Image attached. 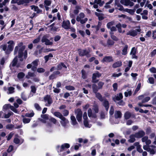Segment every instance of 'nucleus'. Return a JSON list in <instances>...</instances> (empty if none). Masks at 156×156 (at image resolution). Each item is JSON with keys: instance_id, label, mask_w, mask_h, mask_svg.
Wrapping results in <instances>:
<instances>
[{"instance_id": "nucleus-23", "label": "nucleus", "mask_w": 156, "mask_h": 156, "mask_svg": "<svg viewBox=\"0 0 156 156\" xmlns=\"http://www.w3.org/2000/svg\"><path fill=\"white\" fill-rule=\"evenodd\" d=\"M75 8L76 9L73 10V13L75 15H77L79 12V10L81 8L80 6L76 5L75 7Z\"/></svg>"}, {"instance_id": "nucleus-51", "label": "nucleus", "mask_w": 156, "mask_h": 156, "mask_svg": "<svg viewBox=\"0 0 156 156\" xmlns=\"http://www.w3.org/2000/svg\"><path fill=\"white\" fill-rule=\"evenodd\" d=\"M113 25V22L112 21H111L108 23L107 24V27L108 29H110L112 27L111 26Z\"/></svg>"}, {"instance_id": "nucleus-55", "label": "nucleus", "mask_w": 156, "mask_h": 156, "mask_svg": "<svg viewBox=\"0 0 156 156\" xmlns=\"http://www.w3.org/2000/svg\"><path fill=\"white\" fill-rule=\"evenodd\" d=\"M34 115V112H31L30 113H27L25 114V116L29 117H32Z\"/></svg>"}, {"instance_id": "nucleus-12", "label": "nucleus", "mask_w": 156, "mask_h": 156, "mask_svg": "<svg viewBox=\"0 0 156 156\" xmlns=\"http://www.w3.org/2000/svg\"><path fill=\"white\" fill-rule=\"evenodd\" d=\"M103 105L105 108L106 111L108 112L109 107V104L108 101L106 99L103 102Z\"/></svg>"}, {"instance_id": "nucleus-19", "label": "nucleus", "mask_w": 156, "mask_h": 156, "mask_svg": "<svg viewBox=\"0 0 156 156\" xmlns=\"http://www.w3.org/2000/svg\"><path fill=\"white\" fill-rule=\"evenodd\" d=\"M122 65V63L121 62L118 61L113 64L112 67L113 68H115L121 66Z\"/></svg>"}, {"instance_id": "nucleus-45", "label": "nucleus", "mask_w": 156, "mask_h": 156, "mask_svg": "<svg viewBox=\"0 0 156 156\" xmlns=\"http://www.w3.org/2000/svg\"><path fill=\"white\" fill-rule=\"evenodd\" d=\"M44 2V4L48 6H50L51 5V2L50 0H45Z\"/></svg>"}, {"instance_id": "nucleus-48", "label": "nucleus", "mask_w": 156, "mask_h": 156, "mask_svg": "<svg viewBox=\"0 0 156 156\" xmlns=\"http://www.w3.org/2000/svg\"><path fill=\"white\" fill-rule=\"evenodd\" d=\"M14 133L12 132L10 133L7 137V140H10L13 135Z\"/></svg>"}, {"instance_id": "nucleus-41", "label": "nucleus", "mask_w": 156, "mask_h": 156, "mask_svg": "<svg viewBox=\"0 0 156 156\" xmlns=\"http://www.w3.org/2000/svg\"><path fill=\"white\" fill-rule=\"evenodd\" d=\"M30 119L29 118H24L23 119V121L25 124L28 123L30 122Z\"/></svg>"}, {"instance_id": "nucleus-53", "label": "nucleus", "mask_w": 156, "mask_h": 156, "mask_svg": "<svg viewBox=\"0 0 156 156\" xmlns=\"http://www.w3.org/2000/svg\"><path fill=\"white\" fill-rule=\"evenodd\" d=\"M13 149V146L12 145H10L9 146V148L7 150V152L8 153L11 152Z\"/></svg>"}, {"instance_id": "nucleus-64", "label": "nucleus", "mask_w": 156, "mask_h": 156, "mask_svg": "<svg viewBox=\"0 0 156 156\" xmlns=\"http://www.w3.org/2000/svg\"><path fill=\"white\" fill-rule=\"evenodd\" d=\"M150 71L153 73H156V69L154 67H152L149 69Z\"/></svg>"}, {"instance_id": "nucleus-35", "label": "nucleus", "mask_w": 156, "mask_h": 156, "mask_svg": "<svg viewBox=\"0 0 156 156\" xmlns=\"http://www.w3.org/2000/svg\"><path fill=\"white\" fill-rule=\"evenodd\" d=\"M102 25V23L101 22L99 21L98 22V24L97 26H95L96 30L98 31L99 30L100 27Z\"/></svg>"}, {"instance_id": "nucleus-14", "label": "nucleus", "mask_w": 156, "mask_h": 156, "mask_svg": "<svg viewBox=\"0 0 156 156\" xmlns=\"http://www.w3.org/2000/svg\"><path fill=\"white\" fill-rule=\"evenodd\" d=\"M70 147V145L68 143H64L62 144L61 147L60 152H62L65 148H68Z\"/></svg>"}, {"instance_id": "nucleus-10", "label": "nucleus", "mask_w": 156, "mask_h": 156, "mask_svg": "<svg viewBox=\"0 0 156 156\" xmlns=\"http://www.w3.org/2000/svg\"><path fill=\"white\" fill-rule=\"evenodd\" d=\"M137 34V32L136 30H131L127 33V35H129L133 37H135Z\"/></svg>"}, {"instance_id": "nucleus-34", "label": "nucleus", "mask_w": 156, "mask_h": 156, "mask_svg": "<svg viewBox=\"0 0 156 156\" xmlns=\"http://www.w3.org/2000/svg\"><path fill=\"white\" fill-rule=\"evenodd\" d=\"M25 76L24 73L23 72L19 73L17 75V77L19 79H22Z\"/></svg>"}, {"instance_id": "nucleus-46", "label": "nucleus", "mask_w": 156, "mask_h": 156, "mask_svg": "<svg viewBox=\"0 0 156 156\" xmlns=\"http://www.w3.org/2000/svg\"><path fill=\"white\" fill-rule=\"evenodd\" d=\"M83 124L86 127H87L89 128H90V126H89V124L88 123V121L87 119H85L83 121Z\"/></svg>"}, {"instance_id": "nucleus-1", "label": "nucleus", "mask_w": 156, "mask_h": 156, "mask_svg": "<svg viewBox=\"0 0 156 156\" xmlns=\"http://www.w3.org/2000/svg\"><path fill=\"white\" fill-rule=\"evenodd\" d=\"M23 44V43L21 42L19 43L17 46L15 47L14 51V55H15L18 53V55L14 58L10 64L9 67L11 65L12 67H16L18 61V58H20V62L23 61V59L25 60L27 59V51L26 50H25L26 46Z\"/></svg>"}, {"instance_id": "nucleus-38", "label": "nucleus", "mask_w": 156, "mask_h": 156, "mask_svg": "<svg viewBox=\"0 0 156 156\" xmlns=\"http://www.w3.org/2000/svg\"><path fill=\"white\" fill-rule=\"evenodd\" d=\"M41 117L44 119L45 120L49 119L48 115L47 114H42L41 115Z\"/></svg>"}, {"instance_id": "nucleus-27", "label": "nucleus", "mask_w": 156, "mask_h": 156, "mask_svg": "<svg viewBox=\"0 0 156 156\" xmlns=\"http://www.w3.org/2000/svg\"><path fill=\"white\" fill-rule=\"evenodd\" d=\"M53 55L51 53H49L48 55H45L44 56V58L45 59V62H47L49 59L50 57L52 58Z\"/></svg>"}, {"instance_id": "nucleus-15", "label": "nucleus", "mask_w": 156, "mask_h": 156, "mask_svg": "<svg viewBox=\"0 0 156 156\" xmlns=\"http://www.w3.org/2000/svg\"><path fill=\"white\" fill-rule=\"evenodd\" d=\"M122 114L119 111H115L114 116L115 119L120 118L122 117Z\"/></svg>"}, {"instance_id": "nucleus-39", "label": "nucleus", "mask_w": 156, "mask_h": 156, "mask_svg": "<svg viewBox=\"0 0 156 156\" xmlns=\"http://www.w3.org/2000/svg\"><path fill=\"white\" fill-rule=\"evenodd\" d=\"M114 112V109L113 106H111L109 111V114L110 115H113Z\"/></svg>"}, {"instance_id": "nucleus-16", "label": "nucleus", "mask_w": 156, "mask_h": 156, "mask_svg": "<svg viewBox=\"0 0 156 156\" xmlns=\"http://www.w3.org/2000/svg\"><path fill=\"white\" fill-rule=\"evenodd\" d=\"M72 124L75 126L78 124L75 117L74 115H71L70 117Z\"/></svg>"}, {"instance_id": "nucleus-17", "label": "nucleus", "mask_w": 156, "mask_h": 156, "mask_svg": "<svg viewBox=\"0 0 156 156\" xmlns=\"http://www.w3.org/2000/svg\"><path fill=\"white\" fill-rule=\"evenodd\" d=\"M95 94L96 97L101 101H103V97L98 92H97L96 93H94Z\"/></svg>"}, {"instance_id": "nucleus-59", "label": "nucleus", "mask_w": 156, "mask_h": 156, "mask_svg": "<svg viewBox=\"0 0 156 156\" xmlns=\"http://www.w3.org/2000/svg\"><path fill=\"white\" fill-rule=\"evenodd\" d=\"M149 83L151 84H154V79L152 77H150L148 78Z\"/></svg>"}, {"instance_id": "nucleus-57", "label": "nucleus", "mask_w": 156, "mask_h": 156, "mask_svg": "<svg viewBox=\"0 0 156 156\" xmlns=\"http://www.w3.org/2000/svg\"><path fill=\"white\" fill-rule=\"evenodd\" d=\"M31 89V92L33 93H35L36 92V88L34 86H32L30 87Z\"/></svg>"}, {"instance_id": "nucleus-58", "label": "nucleus", "mask_w": 156, "mask_h": 156, "mask_svg": "<svg viewBox=\"0 0 156 156\" xmlns=\"http://www.w3.org/2000/svg\"><path fill=\"white\" fill-rule=\"evenodd\" d=\"M113 88V90L115 91L117 90L118 85L117 83H114L112 85Z\"/></svg>"}, {"instance_id": "nucleus-44", "label": "nucleus", "mask_w": 156, "mask_h": 156, "mask_svg": "<svg viewBox=\"0 0 156 156\" xmlns=\"http://www.w3.org/2000/svg\"><path fill=\"white\" fill-rule=\"evenodd\" d=\"M28 76H27L26 77L28 79H29L30 78L29 77H33L35 76L34 73H31V72H28Z\"/></svg>"}, {"instance_id": "nucleus-50", "label": "nucleus", "mask_w": 156, "mask_h": 156, "mask_svg": "<svg viewBox=\"0 0 156 156\" xmlns=\"http://www.w3.org/2000/svg\"><path fill=\"white\" fill-rule=\"evenodd\" d=\"M37 71L39 73H42L44 72L45 70L43 68H39L37 69Z\"/></svg>"}, {"instance_id": "nucleus-28", "label": "nucleus", "mask_w": 156, "mask_h": 156, "mask_svg": "<svg viewBox=\"0 0 156 156\" xmlns=\"http://www.w3.org/2000/svg\"><path fill=\"white\" fill-rule=\"evenodd\" d=\"M125 119H129L131 116V114L129 112H126L124 114Z\"/></svg>"}, {"instance_id": "nucleus-3", "label": "nucleus", "mask_w": 156, "mask_h": 156, "mask_svg": "<svg viewBox=\"0 0 156 156\" xmlns=\"http://www.w3.org/2000/svg\"><path fill=\"white\" fill-rule=\"evenodd\" d=\"M75 112L76 114V117L78 121L79 122H81L83 112L81 109L78 108L75 110Z\"/></svg>"}, {"instance_id": "nucleus-26", "label": "nucleus", "mask_w": 156, "mask_h": 156, "mask_svg": "<svg viewBox=\"0 0 156 156\" xmlns=\"http://www.w3.org/2000/svg\"><path fill=\"white\" fill-rule=\"evenodd\" d=\"M82 77L83 79H87V75L85 71L83 69L81 70Z\"/></svg>"}, {"instance_id": "nucleus-54", "label": "nucleus", "mask_w": 156, "mask_h": 156, "mask_svg": "<svg viewBox=\"0 0 156 156\" xmlns=\"http://www.w3.org/2000/svg\"><path fill=\"white\" fill-rule=\"evenodd\" d=\"M15 88L12 87H9L8 88V90L9 91L10 94H12L14 93V90Z\"/></svg>"}, {"instance_id": "nucleus-30", "label": "nucleus", "mask_w": 156, "mask_h": 156, "mask_svg": "<svg viewBox=\"0 0 156 156\" xmlns=\"http://www.w3.org/2000/svg\"><path fill=\"white\" fill-rule=\"evenodd\" d=\"M137 51V48H135V47H133L131 49L130 54L132 55L133 54H136Z\"/></svg>"}, {"instance_id": "nucleus-9", "label": "nucleus", "mask_w": 156, "mask_h": 156, "mask_svg": "<svg viewBox=\"0 0 156 156\" xmlns=\"http://www.w3.org/2000/svg\"><path fill=\"white\" fill-rule=\"evenodd\" d=\"M44 100L45 101H47L48 104H51L52 102V98L51 97L50 95L48 94L46 95L44 97Z\"/></svg>"}, {"instance_id": "nucleus-11", "label": "nucleus", "mask_w": 156, "mask_h": 156, "mask_svg": "<svg viewBox=\"0 0 156 156\" xmlns=\"http://www.w3.org/2000/svg\"><path fill=\"white\" fill-rule=\"evenodd\" d=\"M62 67L66 69H67V66L63 62H61L57 65L56 69L58 70H61Z\"/></svg>"}, {"instance_id": "nucleus-4", "label": "nucleus", "mask_w": 156, "mask_h": 156, "mask_svg": "<svg viewBox=\"0 0 156 156\" xmlns=\"http://www.w3.org/2000/svg\"><path fill=\"white\" fill-rule=\"evenodd\" d=\"M101 76V74L98 71L94 73L92 75V82L94 83H98L99 81V80H97L96 79L97 77L99 78Z\"/></svg>"}, {"instance_id": "nucleus-22", "label": "nucleus", "mask_w": 156, "mask_h": 156, "mask_svg": "<svg viewBox=\"0 0 156 156\" xmlns=\"http://www.w3.org/2000/svg\"><path fill=\"white\" fill-rule=\"evenodd\" d=\"M54 115L57 117L61 119L63 116L61 113L58 112H55L53 113Z\"/></svg>"}, {"instance_id": "nucleus-60", "label": "nucleus", "mask_w": 156, "mask_h": 156, "mask_svg": "<svg viewBox=\"0 0 156 156\" xmlns=\"http://www.w3.org/2000/svg\"><path fill=\"white\" fill-rule=\"evenodd\" d=\"M93 110L94 111L95 113H98L99 112V108L97 106H94L93 108Z\"/></svg>"}, {"instance_id": "nucleus-2", "label": "nucleus", "mask_w": 156, "mask_h": 156, "mask_svg": "<svg viewBox=\"0 0 156 156\" xmlns=\"http://www.w3.org/2000/svg\"><path fill=\"white\" fill-rule=\"evenodd\" d=\"M79 55L80 57H83L84 56L89 58L90 56V50H87L86 49H82L81 48H78L77 49Z\"/></svg>"}, {"instance_id": "nucleus-42", "label": "nucleus", "mask_w": 156, "mask_h": 156, "mask_svg": "<svg viewBox=\"0 0 156 156\" xmlns=\"http://www.w3.org/2000/svg\"><path fill=\"white\" fill-rule=\"evenodd\" d=\"M14 127V125L12 124H9L6 126V128L9 130L11 129Z\"/></svg>"}, {"instance_id": "nucleus-47", "label": "nucleus", "mask_w": 156, "mask_h": 156, "mask_svg": "<svg viewBox=\"0 0 156 156\" xmlns=\"http://www.w3.org/2000/svg\"><path fill=\"white\" fill-rule=\"evenodd\" d=\"M122 75V73H119L118 74H116L115 73H113L112 76V77H118L119 76H121Z\"/></svg>"}, {"instance_id": "nucleus-61", "label": "nucleus", "mask_w": 156, "mask_h": 156, "mask_svg": "<svg viewBox=\"0 0 156 156\" xmlns=\"http://www.w3.org/2000/svg\"><path fill=\"white\" fill-rule=\"evenodd\" d=\"M12 113H13L12 112H8L7 114H5L4 118L5 119L9 118L12 115Z\"/></svg>"}, {"instance_id": "nucleus-5", "label": "nucleus", "mask_w": 156, "mask_h": 156, "mask_svg": "<svg viewBox=\"0 0 156 156\" xmlns=\"http://www.w3.org/2000/svg\"><path fill=\"white\" fill-rule=\"evenodd\" d=\"M70 23L69 20H64L62 23V27L66 30L69 29L70 28Z\"/></svg>"}, {"instance_id": "nucleus-20", "label": "nucleus", "mask_w": 156, "mask_h": 156, "mask_svg": "<svg viewBox=\"0 0 156 156\" xmlns=\"http://www.w3.org/2000/svg\"><path fill=\"white\" fill-rule=\"evenodd\" d=\"M107 44L108 45V47H109V46H112L113 45L115 44V42L113 41L111 39L109 38L107 41Z\"/></svg>"}, {"instance_id": "nucleus-43", "label": "nucleus", "mask_w": 156, "mask_h": 156, "mask_svg": "<svg viewBox=\"0 0 156 156\" xmlns=\"http://www.w3.org/2000/svg\"><path fill=\"white\" fill-rule=\"evenodd\" d=\"M39 60L38 59H36L31 64L33 65V66H37L38 65V62Z\"/></svg>"}, {"instance_id": "nucleus-40", "label": "nucleus", "mask_w": 156, "mask_h": 156, "mask_svg": "<svg viewBox=\"0 0 156 156\" xmlns=\"http://www.w3.org/2000/svg\"><path fill=\"white\" fill-rule=\"evenodd\" d=\"M63 115L64 116H67L69 114V111L68 110L64 109L62 111Z\"/></svg>"}, {"instance_id": "nucleus-56", "label": "nucleus", "mask_w": 156, "mask_h": 156, "mask_svg": "<svg viewBox=\"0 0 156 156\" xmlns=\"http://www.w3.org/2000/svg\"><path fill=\"white\" fill-rule=\"evenodd\" d=\"M13 142L15 144H18L20 143V140L18 138L15 137L14 139Z\"/></svg>"}, {"instance_id": "nucleus-49", "label": "nucleus", "mask_w": 156, "mask_h": 156, "mask_svg": "<svg viewBox=\"0 0 156 156\" xmlns=\"http://www.w3.org/2000/svg\"><path fill=\"white\" fill-rule=\"evenodd\" d=\"M50 121L53 122L54 124H55L57 122V120L55 118L51 117L49 119Z\"/></svg>"}, {"instance_id": "nucleus-32", "label": "nucleus", "mask_w": 156, "mask_h": 156, "mask_svg": "<svg viewBox=\"0 0 156 156\" xmlns=\"http://www.w3.org/2000/svg\"><path fill=\"white\" fill-rule=\"evenodd\" d=\"M11 106V105L10 104H6L3 106V108L5 110H7L10 109Z\"/></svg>"}, {"instance_id": "nucleus-31", "label": "nucleus", "mask_w": 156, "mask_h": 156, "mask_svg": "<svg viewBox=\"0 0 156 156\" xmlns=\"http://www.w3.org/2000/svg\"><path fill=\"white\" fill-rule=\"evenodd\" d=\"M66 89L69 90H74L75 89V87L71 85L66 86L65 87Z\"/></svg>"}, {"instance_id": "nucleus-36", "label": "nucleus", "mask_w": 156, "mask_h": 156, "mask_svg": "<svg viewBox=\"0 0 156 156\" xmlns=\"http://www.w3.org/2000/svg\"><path fill=\"white\" fill-rule=\"evenodd\" d=\"M34 106L36 109L37 110L39 111L41 110V108L38 103H35L34 105Z\"/></svg>"}, {"instance_id": "nucleus-18", "label": "nucleus", "mask_w": 156, "mask_h": 156, "mask_svg": "<svg viewBox=\"0 0 156 156\" xmlns=\"http://www.w3.org/2000/svg\"><path fill=\"white\" fill-rule=\"evenodd\" d=\"M92 88L93 92L94 93H96L99 89L97 85L95 84H93L92 85Z\"/></svg>"}, {"instance_id": "nucleus-6", "label": "nucleus", "mask_w": 156, "mask_h": 156, "mask_svg": "<svg viewBox=\"0 0 156 156\" xmlns=\"http://www.w3.org/2000/svg\"><path fill=\"white\" fill-rule=\"evenodd\" d=\"M114 60L112 58V57L111 56H105L103 59L101 60V62L103 63H109L112 62Z\"/></svg>"}, {"instance_id": "nucleus-33", "label": "nucleus", "mask_w": 156, "mask_h": 156, "mask_svg": "<svg viewBox=\"0 0 156 156\" xmlns=\"http://www.w3.org/2000/svg\"><path fill=\"white\" fill-rule=\"evenodd\" d=\"M141 84L140 83H139L138 84L137 87L135 90L134 94H136L140 90L141 87Z\"/></svg>"}, {"instance_id": "nucleus-37", "label": "nucleus", "mask_w": 156, "mask_h": 156, "mask_svg": "<svg viewBox=\"0 0 156 156\" xmlns=\"http://www.w3.org/2000/svg\"><path fill=\"white\" fill-rule=\"evenodd\" d=\"M150 99V98L149 97H146L142 99V103H144L148 102Z\"/></svg>"}, {"instance_id": "nucleus-62", "label": "nucleus", "mask_w": 156, "mask_h": 156, "mask_svg": "<svg viewBox=\"0 0 156 156\" xmlns=\"http://www.w3.org/2000/svg\"><path fill=\"white\" fill-rule=\"evenodd\" d=\"M16 108H15L12 105H11V106L10 108L11 110L13 111L15 113H17L18 111Z\"/></svg>"}, {"instance_id": "nucleus-13", "label": "nucleus", "mask_w": 156, "mask_h": 156, "mask_svg": "<svg viewBox=\"0 0 156 156\" xmlns=\"http://www.w3.org/2000/svg\"><path fill=\"white\" fill-rule=\"evenodd\" d=\"M115 5H116L117 8L115 7V9H118L120 11H122L124 9V8L122 5H121L119 2H115Z\"/></svg>"}, {"instance_id": "nucleus-52", "label": "nucleus", "mask_w": 156, "mask_h": 156, "mask_svg": "<svg viewBox=\"0 0 156 156\" xmlns=\"http://www.w3.org/2000/svg\"><path fill=\"white\" fill-rule=\"evenodd\" d=\"M61 38V37L59 35H56L54 37V41L57 42L59 41Z\"/></svg>"}, {"instance_id": "nucleus-21", "label": "nucleus", "mask_w": 156, "mask_h": 156, "mask_svg": "<svg viewBox=\"0 0 156 156\" xmlns=\"http://www.w3.org/2000/svg\"><path fill=\"white\" fill-rule=\"evenodd\" d=\"M135 136L134 134L130 135L129 136L130 139L129 140V141L130 143L134 142L136 140Z\"/></svg>"}, {"instance_id": "nucleus-8", "label": "nucleus", "mask_w": 156, "mask_h": 156, "mask_svg": "<svg viewBox=\"0 0 156 156\" xmlns=\"http://www.w3.org/2000/svg\"><path fill=\"white\" fill-rule=\"evenodd\" d=\"M60 119L62 121H60V122L63 127H66L67 124L69 123L68 120L63 116Z\"/></svg>"}, {"instance_id": "nucleus-63", "label": "nucleus", "mask_w": 156, "mask_h": 156, "mask_svg": "<svg viewBox=\"0 0 156 156\" xmlns=\"http://www.w3.org/2000/svg\"><path fill=\"white\" fill-rule=\"evenodd\" d=\"M87 113L89 117H91V116L93 114L92 112V110L90 108L88 109Z\"/></svg>"}, {"instance_id": "nucleus-7", "label": "nucleus", "mask_w": 156, "mask_h": 156, "mask_svg": "<svg viewBox=\"0 0 156 156\" xmlns=\"http://www.w3.org/2000/svg\"><path fill=\"white\" fill-rule=\"evenodd\" d=\"M136 138H140L143 137L145 135L144 132L142 130H140L138 132L136 133L135 134Z\"/></svg>"}, {"instance_id": "nucleus-25", "label": "nucleus", "mask_w": 156, "mask_h": 156, "mask_svg": "<svg viewBox=\"0 0 156 156\" xmlns=\"http://www.w3.org/2000/svg\"><path fill=\"white\" fill-rule=\"evenodd\" d=\"M48 34H46L44 35L41 39V41L42 42H45L48 41Z\"/></svg>"}, {"instance_id": "nucleus-24", "label": "nucleus", "mask_w": 156, "mask_h": 156, "mask_svg": "<svg viewBox=\"0 0 156 156\" xmlns=\"http://www.w3.org/2000/svg\"><path fill=\"white\" fill-rule=\"evenodd\" d=\"M128 48V46L127 45H125L123 48L122 50V54L123 55H125L127 54V50Z\"/></svg>"}, {"instance_id": "nucleus-29", "label": "nucleus", "mask_w": 156, "mask_h": 156, "mask_svg": "<svg viewBox=\"0 0 156 156\" xmlns=\"http://www.w3.org/2000/svg\"><path fill=\"white\" fill-rule=\"evenodd\" d=\"M41 40L40 36H39L37 38L34 39L32 41L33 44H37L39 43Z\"/></svg>"}]
</instances>
